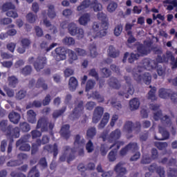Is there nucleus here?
Here are the masks:
<instances>
[{"mask_svg": "<svg viewBox=\"0 0 177 177\" xmlns=\"http://www.w3.org/2000/svg\"><path fill=\"white\" fill-rule=\"evenodd\" d=\"M157 67V73L158 75L162 76L165 74V71L160 67L158 64L156 63V61L150 60L149 59H144L142 63L139 64L137 68L133 71V77L137 82H141L143 81L146 85L150 84L151 82V75L149 73L145 72L144 74L142 73L145 70L151 71Z\"/></svg>", "mask_w": 177, "mask_h": 177, "instance_id": "obj_1", "label": "nucleus"}, {"mask_svg": "<svg viewBox=\"0 0 177 177\" xmlns=\"http://www.w3.org/2000/svg\"><path fill=\"white\" fill-rule=\"evenodd\" d=\"M97 19L102 21V24L95 22L93 25V28L88 34L90 38H102L107 35V30L109 28V23L106 14L103 12H99L97 14Z\"/></svg>", "mask_w": 177, "mask_h": 177, "instance_id": "obj_2", "label": "nucleus"}, {"mask_svg": "<svg viewBox=\"0 0 177 177\" xmlns=\"http://www.w3.org/2000/svg\"><path fill=\"white\" fill-rule=\"evenodd\" d=\"M121 137V131L118 129H116L115 131H113L109 136H107V134L102 135V138L104 140V142H109V143H113L114 142V144L110 147L106 146V145H102L101 146V154L102 156H106L107 154V151L110 150L112 147H117V149H120V146H122L124 145V142H117V139H120Z\"/></svg>", "mask_w": 177, "mask_h": 177, "instance_id": "obj_3", "label": "nucleus"}, {"mask_svg": "<svg viewBox=\"0 0 177 177\" xmlns=\"http://www.w3.org/2000/svg\"><path fill=\"white\" fill-rule=\"evenodd\" d=\"M153 44V41L151 39H147L144 41L143 44H139L137 46L138 54L131 53L129 57V63H133L135 60H138L139 59V56H145L146 55H149L151 51V44Z\"/></svg>", "mask_w": 177, "mask_h": 177, "instance_id": "obj_4", "label": "nucleus"}, {"mask_svg": "<svg viewBox=\"0 0 177 177\" xmlns=\"http://www.w3.org/2000/svg\"><path fill=\"white\" fill-rule=\"evenodd\" d=\"M7 120H3L0 122V129L3 132L4 135L8 139H13V138H19L20 136V129L15 127L12 132V126L9 125Z\"/></svg>", "mask_w": 177, "mask_h": 177, "instance_id": "obj_5", "label": "nucleus"}, {"mask_svg": "<svg viewBox=\"0 0 177 177\" xmlns=\"http://www.w3.org/2000/svg\"><path fill=\"white\" fill-rule=\"evenodd\" d=\"M154 52L156 55H158V57L156 59L158 63H162L164 62L171 60L172 66L171 68H177V57L175 60V57H174L171 51H167L166 53V57L165 55H162V57H161V55L162 54V50L161 49L154 50Z\"/></svg>", "mask_w": 177, "mask_h": 177, "instance_id": "obj_6", "label": "nucleus"}, {"mask_svg": "<svg viewBox=\"0 0 177 177\" xmlns=\"http://www.w3.org/2000/svg\"><path fill=\"white\" fill-rule=\"evenodd\" d=\"M158 107L159 106L158 105H151L150 106V109L153 110V111H156L154 113L153 115L154 120L157 121L160 118L162 124H165L167 127H169V125H171V119H169V118H168L167 116L161 118V111L158 110Z\"/></svg>", "mask_w": 177, "mask_h": 177, "instance_id": "obj_7", "label": "nucleus"}, {"mask_svg": "<svg viewBox=\"0 0 177 177\" xmlns=\"http://www.w3.org/2000/svg\"><path fill=\"white\" fill-rule=\"evenodd\" d=\"M28 138H30V136H26L24 138H21L17 142V147H19V146H20L19 150H21V151H30V150H31V147L30 146V145L26 143Z\"/></svg>", "mask_w": 177, "mask_h": 177, "instance_id": "obj_8", "label": "nucleus"}, {"mask_svg": "<svg viewBox=\"0 0 177 177\" xmlns=\"http://www.w3.org/2000/svg\"><path fill=\"white\" fill-rule=\"evenodd\" d=\"M85 145V140H84L81 136H76L74 142V146L77 150L80 151V155L82 156L84 154V145Z\"/></svg>", "mask_w": 177, "mask_h": 177, "instance_id": "obj_9", "label": "nucleus"}, {"mask_svg": "<svg viewBox=\"0 0 177 177\" xmlns=\"http://www.w3.org/2000/svg\"><path fill=\"white\" fill-rule=\"evenodd\" d=\"M56 55L54 56V58L57 62H60V60H65L66 59V49L64 48H57L55 49Z\"/></svg>", "mask_w": 177, "mask_h": 177, "instance_id": "obj_10", "label": "nucleus"}, {"mask_svg": "<svg viewBox=\"0 0 177 177\" xmlns=\"http://www.w3.org/2000/svg\"><path fill=\"white\" fill-rule=\"evenodd\" d=\"M103 111L102 107L97 106L95 108L93 116V122H94V124L99 122L100 118H102V115H103Z\"/></svg>", "mask_w": 177, "mask_h": 177, "instance_id": "obj_11", "label": "nucleus"}, {"mask_svg": "<svg viewBox=\"0 0 177 177\" xmlns=\"http://www.w3.org/2000/svg\"><path fill=\"white\" fill-rule=\"evenodd\" d=\"M45 64H46V57H39L36 62L34 64V66L37 71H39V70H42V68H44Z\"/></svg>", "mask_w": 177, "mask_h": 177, "instance_id": "obj_12", "label": "nucleus"}, {"mask_svg": "<svg viewBox=\"0 0 177 177\" xmlns=\"http://www.w3.org/2000/svg\"><path fill=\"white\" fill-rule=\"evenodd\" d=\"M49 142V138L47 136H44L42 140H37V144H32V154H35L37 151H38V146L40 145H45V143H48Z\"/></svg>", "mask_w": 177, "mask_h": 177, "instance_id": "obj_13", "label": "nucleus"}, {"mask_svg": "<svg viewBox=\"0 0 177 177\" xmlns=\"http://www.w3.org/2000/svg\"><path fill=\"white\" fill-rule=\"evenodd\" d=\"M82 111H84V103L80 102L75 107L71 117L73 118H78V117L82 114Z\"/></svg>", "mask_w": 177, "mask_h": 177, "instance_id": "obj_14", "label": "nucleus"}, {"mask_svg": "<svg viewBox=\"0 0 177 177\" xmlns=\"http://www.w3.org/2000/svg\"><path fill=\"white\" fill-rule=\"evenodd\" d=\"M138 144L131 143L129 145H127L124 149L120 151V156H125V154H127V153H128L129 150L134 151L135 150H138Z\"/></svg>", "mask_w": 177, "mask_h": 177, "instance_id": "obj_15", "label": "nucleus"}, {"mask_svg": "<svg viewBox=\"0 0 177 177\" xmlns=\"http://www.w3.org/2000/svg\"><path fill=\"white\" fill-rule=\"evenodd\" d=\"M122 92H120L119 94L122 96H124L126 95V93H128L129 95H133V87L131 86V84L127 83V86H123L121 88Z\"/></svg>", "mask_w": 177, "mask_h": 177, "instance_id": "obj_16", "label": "nucleus"}, {"mask_svg": "<svg viewBox=\"0 0 177 177\" xmlns=\"http://www.w3.org/2000/svg\"><path fill=\"white\" fill-rule=\"evenodd\" d=\"M8 118L10 121V122H12V124H19V121H20V114L16 112H11L8 115Z\"/></svg>", "mask_w": 177, "mask_h": 177, "instance_id": "obj_17", "label": "nucleus"}, {"mask_svg": "<svg viewBox=\"0 0 177 177\" xmlns=\"http://www.w3.org/2000/svg\"><path fill=\"white\" fill-rule=\"evenodd\" d=\"M149 172H154V171H156L157 174L160 175V177H165V171L164 169L162 167H157V165H152L149 168Z\"/></svg>", "mask_w": 177, "mask_h": 177, "instance_id": "obj_18", "label": "nucleus"}, {"mask_svg": "<svg viewBox=\"0 0 177 177\" xmlns=\"http://www.w3.org/2000/svg\"><path fill=\"white\" fill-rule=\"evenodd\" d=\"M48 122H46V119L45 118H41L37 122V129H39V128H41V131L45 132V131H48Z\"/></svg>", "mask_w": 177, "mask_h": 177, "instance_id": "obj_19", "label": "nucleus"}, {"mask_svg": "<svg viewBox=\"0 0 177 177\" xmlns=\"http://www.w3.org/2000/svg\"><path fill=\"white\" fill-rule=\"evenodd\" d=\"M164 3H166L167 10H174V8H177V0H166Z\"/></svg>", "mask_w": 177, "mask_h": 177, "instance_id": "obj_20", "label": "nucleus"}, {"mask_svg": "<svg viewBox=\"0 0 177 177\" xmlns=\"http://www.w3.org/2000/svg\"><path fill=\"white\" fill-rule=\"evenodd\" d=\"M68 30L69 34L75 37V35H77V32L78 31V30H80V28H78V26H77V24H75V23H71L68 26Z\"/></svg>", "mask_w": 177, "mask_h": 177, "instance_id": "obj_21", "label": "nucleus"}, {"mask_svg": "<svg viewBox=\"0 0 177 177\" xmlns=\"http://www.w3.org/2000/svg\"><path fill=\"white\" fill-rule=\"evenodd\" d=\"M107 53L109 56H110V57H118V56H120V51L118 50H116L114 46H110L109 47V49L107 50Z\"/></svg>", "mask_w": 177, "mask_h": 177, "instance_id": "obj_22", "label": "nucleus"}, {"mask_svg": "<svg viewBox=\"0 0 177 177\" xmlns=\"http://www.w3.org/2000/svg\"><path fill=\"white\" fill-rule=\"evenodd\" d=\"M88 21H91V15L88 14H84L79 19V23L81 26H86Z\"/></svg>", "mask_w": 177, "mask_h": 177, "instance_id": "obj_23", "label": "nucleus"}, {"mask_svg": "<svg viewBox=\"0 0 177 177\" xmlns=\"http://www.w3.org/2000/svg\"><path fill=\"white\" fill-rule=\"evenodd\" d=\"M28 114V121L31 124H35L37 122V114L34 111L30 110L27 112Z\"/></svg>", "mask_w": 177, "mask_h": 177, "instance_id": "obj_24", "label": "nucleus"}, {"mask_svg": "<svg viewBox=\"0 0 177 177\" xmlns=\"http://www.w3.org/2000/svg\"><path fill=\"white\" fill-rule=\"evenodd\" d=\"M88 50L90 52L91 57L95 58L97 56V50L96 48V44L93 43L89 45Z\"/></svg>", "mask_w": 177, "mask_h": 177, "instance_id": "obj_25", "label": "nucleus"}, {"mask_svg": "<svg viewBox=\"0 0 177 177\" xmlns=\"http://www.w3.org/2000/svg\"><path fill=\"white\" fill-rule=\"evenodd\" d=\"M159 132H160V133H161L162 138H157V136H155V138L157 140H165V139H168V138H169V133H168V131H165V129H164V128L159 127Z\"/></svg>", "mask_w": 177, "mask_h": 177, "instance_id": "obj_26", "label": "nucleus"}, {"mask_svg": "<svg viewBox=\"0 0 177 177\" xmlns=\"http://www.w3.org/2000/svg\"><path fill=\"white\" fill-rule=\"evenodd\" d=\"M69 129L70 126L68 124L64 125L61 129L60 133L62 136H64V138H66V139L70 136Z\"/></svg>", "mask_w": 177, "mask_h": 177, "instance_id": "obj_27", "label": "nucleus"}, {"mask_svg": "<svg viewBox=\"0 0 177 177\" xmlns=\"http://www.w3.org/2000/svg\"><path fill=\"white\" fill-rule=\"evenodd\" d=\"M45 150H47V151H50V153H53L54 157H56L57 156L59 151L57 149V145L55 144L53 147H50V145H46L44 147Z\"/></svg>", "mask_w": 177, "mask_h": 177, "instance_id": "obj_28", "label": "nucleus"}, {"mask_svg": "<svg viewBox=\"0 0 177 177\" xmlns=\"http://www.w3.org/2000/svg\"><path fill=\"white\" fill-rule=\"evenodd\" d=\"M129 104L131 110H138L140 106V102L138 98H134L130 101Z\"/></svg>", "mask_w": 177, "mask_h": 177, "instance_id": "obj_29", "label": "nucleus"}, {"mask_svg": "<svg viewBox=\"0 0 177 177\" xmlns=\"http://www.w3.org/2000/svg\"><path fill=\"white\" fill-rule=\"evenodd\" d=\"M77 86H78V81H77V79L73 77H71L69 80V88L71 91H75Z\"/></svg>", "mask_w": 177, "mask_h": 177, "instance_id": "obj_30", "label": "nucleus"}, {"mask_svg": "<svg viewBox=\"0 0 177 177\" xmlns=\"http://www.w3.org/2000/svg\"><path fill=\"white\" fill-rule=\"evenodd\" d=\"M169 93H171V91L165 88H160L159 90V96L162 99H168V97H169Z\"/></svg>", "mask_w": 177, "mask_h": 177, "instance_id": "obj_31", "label": "nucleus"}, {"mask_svg": "<svg viewBox=\"0 0 177 177\" xmlns=\"http://www.w3.org/2000/svg\"><path fill=\"white\" fill-rule=\"evenodd\" d=\"M115 171L117 174H125L127 172V169L124 167L122 163L120 162L115 166Z\"/></svg>", "mask_w": 177, "mask_h": 177, "instance_id": "obj_32", "label": "nucleus"}, {"mask_svg": "<svg viewBox=\"0 0 177 177\" xmlns=\"http://www.w3.org/2000/svg\"><path fill=\"white\" fill-rule=\"evenodd\" d=\"M109 120H110V114L106 113L104 115L103 119L99 124V128H104L107 122H109Z\"/></svg>", "mask_w": 177, "mask_h": 177, "instance_id": "obj_33", "label": "nucleus"}, {"mask_svg": "<svg viewBox=\"0 0 177 177\" xmlns=\"http://www.w3.org/2000/svg\"><path fill=\"white\" fill-rule=\"evenodd\" d=\"M90 5L91 1L89 0H85L80 6L77 7L78 12H81V10H84V9H86V8H89Z\"/></svg>", "mask_w": 177, "mask_h": 177, "instance_id": "obj_34", "label": "nucleus"}, {"mask_svg": "<svg viewBox=\"0 0 177 177\" xmlns=\"http://www.w3.org/2000/svg\"><path fill=\"white\" fill-rule=\"evenodd\" d=\"M88 99H91V97H93V99H96L97 102H99L100 103H102V102L104 100V98H103V97H102V95H100L97 93H93L92 95L88 93Z\"/></svg>", "mask_w": 177, "mask_h": 177, "instance_id": "obj_35", "label": "nucleus"}, {"mask_svg": "<svg viewBox=\"0 0 177 177\" xmlns=\"http://www.w3.org/2000/svg\"><path fill=\"white\" fill-rule=\"evenodd\" d=\"M109 85L115 89H118L120 88V83L115 78H111L109 82Z\"/></svg>", "mask_w": 177, "mask_h": 177, "instance_id": "obj_36", "label": "nucleus"}, {"mask_svg": "<svg viewBox=\"0 0 177 177\" xmlns=\"http://www.w3.org/2000/svg\"><path fill=\"white\" fill-rule=\"evenodd\" d=\"M55 46H57V44L56 43L51 44L49 48H48V44H46V42H43L41 44V48H42V49H46V52H49V50L53 49V48Z\"/></svg>", "mask_w": 177, "mask_h": 177, "instance_id": "obj_37", "label": "nucleus"}, {"mask_svg": "<svg viewBox=\"0 0 177 177\" xmlns=\"http://www.w3.org/2000/svg\"><path fill=\"white\" fill-rule=\"evenodd\" d=\"M67 53H68L69 56V63H73V61L77 60V55L73 51V50H67Z\"/></svg>", "mask_w": 177, "mask_h": 177, "instance_id": "obj_38", "label": "nucleus"}, {"mask_svg": "<svg viewBox=\"0 0 177 177\" xmlns=\"http://www.w3.org/2000/svg\"><path fill=\"white\" fill-rule=\"evenodd\" d=\"M28 177H39V171L37 169V167L32 168Z\"/></svg>", "mask_w": 177, "mask_h": 177, "instance_id": "obj_39", "label": "nucleus"}, {"mask_svg": "<svg viewBox=\"0 0 177 177\" xmlns=\"http://www.w3.org/2000/svg\"><path fill=\"white\" fill-rule=\"evenodd\" d=\"M92 8L94 9L95 12H100L103 9L102 4L97 3V1H94L91 4Z\"/></svg>", "mask_w": 177, "mask_h": 177, "instance_id": "obj_40", "label": "nucleus"}, {"mask_svg": "<svg viewBox=\"0 0 177 177\" xmlns=\"http://www.w3.org/2000/svg\"><path fill=\"white\" fill-rule=\"evenodd\" d=\"M48 16L50 19L56 17V13L55 12V7L53 6H48Z\"/></svg>", "mask_w": 177, "mask_h": 177, "instance_id": "obj_41", "label": "nucleus"}, {"mask_svg": "<svg viewBox=\"0 0 177 177\" xmlns=\"http://www.w3.org/2000/svg\"><path fill=\"white\" fill-rule=\"evenodd\" d=\"M148 99L149 100H156L157 97H156V88L155 87L152 88L148 93Z\"/></svg>", "mask_w": 177, "mask_h": 177, "instance_id": "obj_42", "label": "nucleus"}, {"mask_svg": "<svg viewBox=\"0 0 177 177\" xmlns=\"http://www.w3.org/2000/svg\"><path fill=\"white\" fill-rule=\"evenodd\" d=\"M72 150L70 149V147H67L65 149L64 153L60 156L59 160L60 161H66V157L68 156V154L71 153Z\"/></svg>", "mask_w": 177, "mask_h": 177, "instance_id": "obj_43", "label": "nucleus"}, {"mask_svg": "<svg viewBox=\"0 0 177 177\" xmlns=\"http://www.w3.org/2000/svg\"><path fill=\"white\" fill-rule=\"evenodd\" d=\"M117 3L111 2L107 6V11L109 12V13H113V12H115V9H117Z\"/></svg>", "mask_w": 177, "mask_h": 177, "instance_id": "obj_44", "label": "nucleus"}, {"mask_svg": "<svg viewBox=\"0 0 177 177\" xmlns=\"http://www.w3.org/2000/svg\"><path fill=\"white\" fill-rule=\"evenodd\" d=\"M75 36L77 39H83L84 37H85V32H84V29L80 28L76 32Z\"/></svg>", "mask_w": 177, "mask_h": 177, "instance_id": "obj_45", "label": "nucleus"}, {"mask_svg": "<svg viewBox=\"0 0 177 177\" xmlns=\"http://www.w3.org/2000/svg\"><path fill=\"white\" fill-rule=\"evenodd\" d=\"M10 9H15V5L12 4V3H6L1 8L3 12H6V10H9Z\"/></svg>", "mask_w": 177, "mask_h": 177, "instance_id": "obj_46", "label": "nucleus"}, {"mask_svg": "<svg viewBox=\"0 0 177 177\" xmlns=\"http://www.w3.org/2000/svg\"><path fill=\"white\" fill-rule=\"evenodd\" d=\"M121 32H122V25L120 24L116 26L114 29V34L115 37H120V35H121Z\"/></svg>", "mask_w": 177, "mask_h": 177, "instance_id": "obj_47", "label": "nucleus"}, {"mask_svg": "<svg viewBox=\"0 0 177 177\" xmlns=\"http://www.w3.org/2000/svg\"><path fill=\"white\" fill-rule=\"evenodd\" d=\"M65 45H74L75 44V40L73 37H66L63 40Z\"/></svg>", "mask_w": 177, "mask_h": 177, "instance_id": "obj_48", "label": "nucleus"}, {"mask_svg": "<svg viewBox=\"0 0 177 177\" xmlns=\"http://www.w3.org/2000/svg\"><path fill=\"white\" fill-rule=\"evenodd\" d=\"M8 82H9L10 86L15 87L16 84H17L18 82L17 78H16V77L15 76H10L8 77Z\"/></svg>", "mask_w": 177, "mask_h": 177, "instance_id": "obj_49", "label": "nucleus"}, {"mask_svg": "<svg viewBox=\"0 0 177 177\" xmlns=\"http://www.w3.org/2000/svg\"><path fill=\"white\" fill-rule=\"evenodd\" d=\"M44 24L46 26V27H50V31H52V30H53L54 34H56V32H57L56 28H55V26H52L50 24V22H49V21H48L47 19H44Z\"/></svg>", "mask_w": 177, "mask_h": 177, "instance_id": "obj_50", "label": "nucleus"}, {"mask_svg": "<svg viewBox=\"0 0 177 177\" xmlns=\"http://www.w3.org/2000/svg\"><path fill=\"white\" fill-rule=\"evenodd\" d=\"M93 86H95V82L93 80H88L86 85V91L89 92L91 89L93 88Z\"/></svg>", "mask_w": 177, "mask_h": 177, "instance_id": "obj_51", "label": "nucleus"}, {"mask_svg": "<svg viewBox=\"0 0 177 177\" xmlns=\"http://www.w3.org/2000/svg\"><path fill=\"white\" fill-rule=\"evenodd\" d=\"M20 128L24 132H28L30 129V124L27 122L21 123L20 124Z\"/></svg>", "mask_w": 177, "mask_h": 177, "instance_id": "obj_52", "label": "nucleus"}, {"mask_svg": "<svg viewBox=\"0 0 177 177\" xmlns=\"http://www.w3.org/2000/svg\"><path fill=\"white\" fill-rule=\"evenodd\" d=\"M26 19L28 21H29V23H34L37 19V17L30 12L27 15Z\"/></svg>", "mask_w": 177, "mask_h": 177, "instance_id": "obj_53", "label": "nucleus"}, {"mask_svg": "<svg viewBox=\"0 0 177 177\" xmlns=\"http://www.w3.org/2000/svg\"><path fill=\"white\" fill-rule=\"evenodd\" d=\"M30 44H31V42L28 39H22L21 41V46L26 49L30 46Z\"/></svg>", "mask_w": 177, "mask_h": 177, "instance_id": "obj_54", "label": "nucleus"}, {"mask_svg": "<svg viewBox=\"0 0 177 177\" xmlns=\"http://www.w3.org/2000/svg\"><path fill=\"white\" fill-rule=\"evenodd\" d=\"M128 35H129V39L127 40V45L128 46H130L129 44H133V42H135L136 41V39H135V37H133V36H132V32L131 31H129L128 32Z\"/></svg>", "mask_w": 177, "mask_h": 177, "instance_id": "obj_55", "label": "nucleus"}, {"mask_svg": "<svg viewBox=\"0 0 177 177\" xmlns=\"http://www.w3.org/2000/svg\"><path fill=\"white\" fill-rule=\"evenodd\" d=\"M124 129L127 132H131L133 129V124L131 122H127L124 125Z\"/></svg>", "mask_w": 177, "mask_h": 177, "instance_id": "obj_56", "label": "nucleus"}, {"mask_svg": "<svg viewBox=\"0 0 177 177\" xmlns=\"http://www.w3.org/2000/svg\"><path fill=\"white\" fill-rule=\"evenodd\" d=\"M155 146L156 147H158V149H159V150H162L163 149H165V147H167V146H168V144H167V142H156L155 143Z\"/></svg>", "mask_w": 177, "mask_h": 177, "instance_id": "obj_57", "label": "nucleus"}, {"mask_svg": "<svg viewBox=\"0 0 177 177\" xmlns=\"http://www.w3.org/2000/svg\"><path fill=\"white\" fill-rule=\"evenodd\" d=\"M96 135V129L95 128H91L87 131V136L88 138H93Z\"/></svg>", "mask_w": 177, "mask_h": 177, "instance_id": "obj_58", "label": "nucleus"}, {"mask_svg": "<svg viewBox=\"0 0 177 177\" xmlns=\"http://www.w3.org/2000/svg\"><path fill=\"white\" fill-rule=\"evenodd\" d=\"M142 164H149L151 162V158L149 157V155H144L141 160Z\"/></svg>", "mask_w": 177, "mask_h": 177, "instance_id": "obj_59", "label": "nucleus"}, {"mask_svg": "<svg viewBox=\"0 0 177 177\" xmlns=\"http://www.w3.org/2000/svg\"><path fill=\"white\" fill-rule=\"evenodd\" d=\"M31 73V66H27L25 68H24L21 71V73L24 75H28Z\"/></svg>", "mask_w": 177, "mask_h": 177, "instance_id": "obj_60", "label": "nucleus"}, {"mask_svg": "<svg viewBox=\"0 0 177 177\" xmlns=\"http://www.w3.org/2000/svg\"><path fill=\"white\" fill-rule=\"evenodd\" d=\"M115 156H117V151H111L108 156V158L110 161H115Z\"/></svg>", "mask_w": 177, "mask_h": 177, "instance_id": "obj_61", "label": "nucleus"}, {"mask_svg": "<svg viewBox=\"0 0 177 177\" xmlns=\"http://www.w3.org/2000/svg\"><path fill=\"white\" fill-rule=\"evenodd\" d=\"M37 86H38V88L41 86V88H43V89H47L48 88V86L46 84H45V83L44 82V80H42V79H39L37 81Z\"/></svg>", "mask_w": 177, "mask_h": 177, "instance_id": "obj_62", "label": "nucleus"}, {"mask_svg": "<svg viewBox=\"0 0 177 177\" xmlns=\"http://www.w3.org/2000/svg\"><path fill=\"white\" fill-rule=\"evenodd\" d=\"M15 48H16L15 43L11 42V43H9L8 44H7V49H8V50H10V52L14 53Z\"/></svg>", "mask_w": 177, "mask_h": 177, "instance_id": "obj_63", "label": "nucleus"}, {"mask_svg": "<svg viewBox=\"0 0 177 177\" xmlns=\"http://www.w3.org/2000/svg\"><path fill=\"white\" fill-rule=\"evenodd\" d=\"M169 176L170 177H177V171L174 169H170L167 172Z\"/></svg>", "mask_w": 177, "mask_h": 177, "instance_id": "obj_64", "label": "nucleus"}]
</instances>
